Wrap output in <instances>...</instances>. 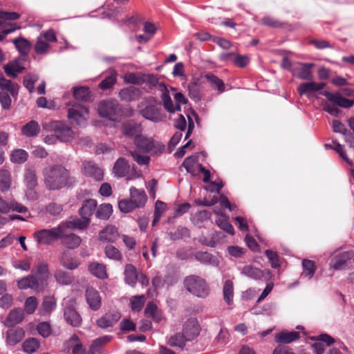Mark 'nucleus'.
Returning <instances> with one entry per match:
<instances>
[{
	"label": "nucleus",
	"mask_w": 354,
	"mask_h": 354,
	"mask_svg": "<svg viewBox=\"0 0 354 354\" xmlns=\"http://www.w3.org/2000/svg\"><path fill=\"white\" fill-rule=\"evenodd\" d=\"M86 300L89 308L94 311L98 310L102 306V297L100 292L93 287L86 290Z\"/></svg>",
	"instance_id": "f3484780"
},
{
	"label": "nucleus",
	"mask_w": 354,
	"mask_h": 354,
	"mask_svg": "<svg viewBox=\"0 0 354 354\" xmlns=\"http://www.w3.org/2000/svg\"><path fill=\"white\" fill-rule=\"evenodd\" d=\"M97 111L102 118L113 122L121 120V105L115 100L101 101L98 104Z\"/></svg>",
	"instance_id": "20e7f679"
},
{
	"label": "nucleus",
	"mask_w": 354,
	"mask_h": 354,
	"mask_svg": "<svg viewBox=\"0 0 354 354\" xmlns=\"http://www.w3.org/2000/svg\"><path fill=\"white\" fill-rule=\"evenodd\" d=\"M112 212V205L109 203H104L100 205L97 209L96 208L95 216L99 219L108 220Z\"/></svg>",
	"instance_id": "de8ad7c7"
},
{
	"label": "nucleus",
	"mask_w": 354,
	"mask_h": 354,
	"mask_svg": "<svg viewBox=\"0 0 354 354\" xmlns=\"http://www.w3.org/2000/svg\"><path fill=\"white\" fill-rule=\"evenodd\" d=\"M124 281L129 286L134 287L138 281L139 273L132 264H127L124 268Z\"/></svg>",
	"instance_id": "cd10ccee"
},
{
	"label": "nucleus",
	"mask_w": 354,
	"mask_h": 354,
	"mask_svg": "<svg viewBox=\"0 0 354 354\" xmlns=\"http://www.w3.org/2000/svg\"><path fill=\"white\" fill-rule=\"evenodd\" d=\"M143 84H146L150 88L157 87L160 91L166 90V85L162 82H159L157 76L153 74L144 73Z\"/></svg>",
	"instance_id": "a19ab883"
},
{
	"label": "nucleus",
	"mask_w": 354,
	"mask_h": 354,
	"mask_svg": "<svg viewBox=\"0 0 354 354\" xmlns=\"http://www.w3.org/2000/svg\"><path fill=\"white\" fill-rule=\"evenodd\" d=\"M91 223V218H75L71 221L66 222L65 223L61 224V225L64 226L65 228L68 230H84Z\"/></svg>",
	"instance_id": "e433bc0d"
},
{
	"label": "nucleus",
	"mask_w": 354,
	"mask_h": 354,
	"mask_svg": "<svg viewBox=\"0 0 354 354\" xmlns=\"http://www.w3.org/2000/svg\"><path fill=\"white\" fill-rule=\"evenodd\" d=\"M182 333L187 341L195 339L200 333V326L196 318L188 319L183 326Z\"/></svg>",
	"instance_id": "2eb2a0df"
},
{
	"label": "nucleus",
	"mask_w": 354,
	"mask_h": 354,
	"mask_svg": "<svg viewBox=\"0 0 354 354\" xmlns=\"http://www.w3.org/2000/svg\"><path fill=\"white\" fill-rule=\"evenodd\" d=\"M313 66V63H299L292 69V72L293 75L301 80H311L313 77L311 71Z\"/></svg>",
	"instance_id": "a211bd4d"
},
{
	"label": "nucleus",
	"mask_w": 354,
	"mask_h": 354,
	"mask_svg": "<svg viewBox=\"0 0 354 354\" xmlns=\"http://www.w3.org/2000/svg\"><path fill=\"white\" fill-rule=\"evenodd\" d=\"M145 103V107L140 111L143 118L153 122H161L165 118V115L162 113L155 97H147Z\"/></svg>",
	"instance_id": "39448f33"
},
{
	"label": "nucleus",
	"mask_w": 354,
	"mask_h": 354,
	"mask_svg": "<svg viewBox=\"0 0 354 354\" xmlns=\"http://www.w3.org/2000/svg\"><path fill=\"white\" fill-rule=\"evenodd\" d=\"M12 42L21 55L27 56L28 55L31 48V44L28 39L20 37L14 39Z\"/></svg>",
	"instance_id": "58836bf2"
},
{
	"label": "nucleus",
	"mask_w": 354,
	"mask_h": 354,
	"mask_svg": "<svg viewBox=\"0 0 354 354\" xmlns=\"http://www.w3.org/2000/svg\"><path fill=\"white\" fill-rule=\"evenodd\" d=\"M320 94L325 96L329 102L342 108H350L354 104V100H348L339 93H330L326 91H322Z\"/></svg>",
	"instance_id": "dca6fc26"
},
{
	"label": "nucleus",
	"mask_w": 354,
	"mask_h": 354,
	"mask_svg": "<svg viewBox=\"0 0 354 354\" xmlns=\"http://www.w3.org/2000/svg\"><path fill=\"white\" fill-rule=\"evenodd\" d=\"M56 306L57 301L53 296L44 297L40 309L41 314L44 315L50 313L55 309Z\"/></svg>",
	"instance_id": "c03bdc74"
},
{
	"label": "nucleus",
	"mask_w": 354,
	"mask_h": 354,
	"mask_svg": "<svg viewBox=\"0 0 354 354\" xmlns=\"http://www.w3.org/2000/svg\"><path fill=\"white\" fill-rule=\"evenodd\" d=\"M59 262L63 267L69 270H74L79 266V263L77 260L68 257L65 252L60 257Z\"/></svg>",
	"instance_id": "4d7b16f0"
},
{
	"label": "nucleus",
	"mask_w": 354,
	"mask_h": 354,
	"mask_svg": "<svg viewBox=\"0 0 354 354\" xmlns=\"http://www.w3.org/2000/svg\"><path fill=\"white\" fill-rule=\"evenodd\" d=\"M186 341L187 340L185 339L184 334L182 333L181 334L177 333L171 337L168 343L171 346L183 348L185 345Z\"/></svg>",
	"instance_id": "0e129e2a"
},
{
	"label": "nucleus",
	"mask_w": 354,
	"mask_h": 354,
	"mask_svg": "<svg viewBox=\"0 0 354 354\" xmlns=\"http://www.w3.org/2000/svg\"><path fill=\"white\" fill-rule=\"evenodd\" d=\"M119 237L118 229L113 225H107L99 233V239L102 241L115 242Z\"/></svg>",
	"instance_id": "4be33fe9"
},
{
	"label": "nucleus",
	"mask_w": 354,
	"mask_h": 354,
	"mask_svg": "<svg viewBox=\"0 0 354 354\" xmlns=\"http://www.w3.org/2000/svg\"><path fill=\"white\" fill-rule=\"evenodd\" d=\"M19 86L11 80L0 77V103L3 109L8 110L11 106L10 95L16 99L18 96Z\"/></svg>",
	"instance_id": "7ed1b4c3"
},
{
	"label": "nucleus",
	"mask_w": 354,
	"mask_h": 354,
	"mask_svg": "<svg viewBox=\"0 0 354 354\" xmlns=\"http://www.w3.org/2000/svg\"><path fill=\"white\" fill-rule=\"evenodd\" d=\"M42 174L45 186L49 190H59L65 187H71L75 183L70 171L61 165L46 167Z\"/></svg>",
	"instance_id": "f257e3e1"
},
{
	"label": "nucleus",
	"mask_w": 354,
	"mask_h": 354,
	"mask_svg": "<svg viewBox=\"0 0 354 354\" xmlns=\"http://www.w3.org/2000/svg\"><path fill=\"white\" fill-rule=\"evenodd\" d=\"M122 133L124 136L128 137L142 136L140 133L142 131L141 125L134 120H128L123 123L122 127Z\"/></svg>",
	"instance_id": "412c9836"
},
{
	"label": "nucleus",
	"mask_w": 354,
	"mask_h": 354,
	"mask_svg": "<svg viewBox=\"0 0 354 354\" xmlns=\"http://www.w3.org/2000/svg\"><path fill=\"white\" fill-rule=\"evenodd\" d=\"M81 169L82 174L87 177L92 178L97 181L103 180L104 172L102 169L92 160L82 161Z\"/></svg>",
	"instance_id": "f8f14e48"
},
{
	"label": "nucleus",
	"mask_w": 354,
	"mask_h": 354,
	"mask_svg": "<svg viewBox=\"0 0 354 354\" xmlns=\"http://www.w3.org/2000/svg\"><path fill=\"white\" fill-rule=\"evenodd\" d=\"M44 128L47 131H52L59 138V140L68 142L72 140L74 132L72 129L61 121H51L44 124Z\"/></svg>",
	"instance_id": "0eeeda50"
},
{
	"label": "nucleus",
	"mask_w": 354,
	"mask_h": 354,
	"mask_svg": "<svg viewBox=\"0 0 354 354\" xmlns=\"http://www.w3.org/2000/svg\"><path fill=\"white\" fill-rule=\"evenodd\" d=\"M118 95L121 100L129 102L139 100L142 95V91L138 88L129 86L121 89Z\"/></svg>",
	"instance_id": "6ab92c4d"
},
{
	"label": "nucleus",
	"mask_w": 354,
	"mask_h": 354,
	"mask_svg": "<svg viewBox=\"0 0 354 354\" xmlns=\"http://www.w3.org/2000/svg\"><path fill=\"white\" fill-rule=\"evenodd\" d=\"M62 234L60 225L51 229H43L35 231L33 237L39 245H50L59 239Z\"/></svg>",
	"instance_id": "6e6552de"
},
{
	"label": "nucleus",
	"mask_w": 354,
	"mask_h": 354,
	"mask_svg": "<svg viewBox=\"0 0 354 354\" xmlns=\"http://www.w3.org/2000/svg\"><path fill=\"white\" fill-rule=\"evenodd\" d=\"M223 299L225 301L231 305L233 303L234 285L231 280H226L223 288Z\"/></svg>",
	"instance_id": "09e8293b"
},
{
	"label": "nucleus",
	"mask_w": 354,
	"mask_h": 354,
	"mask_svg": "<svg viewBox=\"0 0 354 354\" xmlns=\"http://www.w3.org/2000/svg\"><path fill=\"white\" fill-rule=\"evenodd\" d=\"M24 318V310L21 308H15L8 313L7 317L3 322V324L6 327H12L21 323Z\"/></svg>",
	"instance_id": "aec40b11"
},
{
	"label": "nucleus",
	"mask_w": 354,
	"mask_h": 354,
	"mask_svg": "<svg viewBox=\"0 0 354 354\" xmlns=\"http://www.w3.org/2000/svg\"><path fill=\"white\" fill-rule=\"evenodd\" d=\"M3 69L8 76L17 77L24 70V67L19 60H15L4 65Z\"/></svg>",
	"instance_id": "473e14b6"
},
{
	"label": "nucleus",
	"mask_w": 354,
	"mask_h": 354,
	"mask_svg": "<svg viewBox=\"0 0 354 354\" xmlns=\"http://www.w3.org/2000/svg\"><path fill=\"white\" fill-rule=\"evenodd\" d=\"M28 158V152L22 149H16L12 151L10 161L16 164L25 162Z\"/></svg>",
	"instance_id": "8fccbe9b"
},
{
	"label": "nucleus",
	"mask_w": 354,
	"mask_h": 354,
	"mask_svg": "<svg viewBox=\"0 0 354 354\" xmlns=\"http://www.w3.org/2000/svg\"><path fill=\"white\" fill-rule=\"evenodd\" d=\"M161 91L162 92L161 99L165 109L169 113H174L176 111V105L173 104L167 88H166V90Z\"/></svg>",
	"instance_id": "bf43d9fd"
},
{
	"label": "nucleus",
	"mask_w": 354,
	"mask_h": 354,
	"mask_svg": "<svg viewBox=\"0 0 354 354\" xmlns=\"http://www.w3.org/2000/svg\"><path fill=\"white\" fill-rule=\"evenodd\" d=\"M216 223L225 232L231 235L234 234L233 226L228 222V218L223 214H221L220 216L216 219Z\"/></svg>",
	"instance_id": "603ef678"
},
{
	"label": "nucleus",
	"mask_w": 354,
	"mask_h": 354,
	"mask_svg": "<svg viewBox=\"0 0 354 354\" xmlns=\"http://www.w3.org/2000/svg\"><path fill=\"white\" fill-rule=\"evenodd\" d=\"M145 314L146 317L151 319L156 323L160 322L163 318L162 310L153 301H150L147 304Z\"/></svg>",
	"instance_id": "a878e982"
},
{
	"label": "nucleus",
	"mask_w": 354,
	"mask_h": 354,
	"mask_svg": "<svg viewBox=\"0 0 354 354\" xmlns=\"http://www.w3.org/2000/svg\"><path fill=\"white\" fill-rule=\"evenodd\" d=\"M326 86L324 82L316 83L315 82H308L301 83L297 88L300 95L314 93L322 90Z\"/></svg>",
	"instance_id": "b1692460"
},
{
	"label": "nucleus",
	"mask_w": 354,
	"mask_h": 354,
	"mask_svg": "<svg viewBox=\"0 0 354 354\" xmlns=\"http://www.w3.org/2000/svg\"><path fill=\"white\" fill-rule=\"evenodd\" d=\"M24 183L27 187L26 195L28 199L35 200L37 198V194L34 191L35 187L37 185V178L36 176V170L34 167H28L24 172Z\"/></svg>",
	"instance_id": "9b49d317"
},
{
	"label": "nucleus",
	"mask_w": 354,
	"mask_h": 354,
	"mask_svg": "<svg viewBox=\"0 0 354 354\" xmlns=\"http://www.w3.org/2000/svg\"><path fill=\"white\" fill-rule=\"evenodd\" d=\"M54 277L57 283L61 285H69L73 280V276L69 272L62 270H57Z\"/></svg>",
	"instance_id": "3c124183"
},
{
	"label": "nucleus",
	"mask_w": 354,
	"mask_h": 354,
	"mask_svg": "<svg viewBox=\"0 0 354 354\" xmlns=\"http://www.w3.org/2000/svg\"><path fill=\"white\" fill-rule=\"evenodd\" d=\"M134 144L140 151L150 153L151 155L162 154L165 149V146L162 142L143 136H136Z\"/></svg>",
	"instance_id": "423d86ee"
},
{
	"label": "nucleus",
	"mask_w": 354,
	"mask_h": 354,
	"mask_svg": "<svg viewBox=\"0 0 354 354\" xmlns=\"http://www.w3.org/2000/svg\"><path fill=\"white\" fill-rule=\"evenodd\" d=\"M25 332L21 328H13L7 331L6 340L8 344L14 346L24 338Z\"/></svg>",
	"instance_id": "c85d7f7f"
},
{
	"label": "nucleus",
	"mask_w": 354,
	"mask_h": 354,
	"mask_svg": "<svg viewBox=\"0 0 354 354\" xmlns=\"http://www.w3.org/2000/svg\"><path fill=\"white\" fill-rule=\"evenodd\" d=\"M195 259L201 263L217 266L219 264L218 259L210 253L207 252H197Z\"/></svg>",
	"instance_id": "72a5a7b5"
},
{
	"label": "nucleus",
	"mask_w": 354,
	"mask_h": 354,
	"mask_svg": "<svg viewBox=\"0 0 354 354\" xmlns=\"http://www.w3.org/2000/svg\"><path fill=\"white\" fill-rule=\"evenodd\" d=\"M352 258L351 252L346 251L337 254L332 260V266L336 270H344L346 266V263Z\"/></svg>",
	"instance_id": "bb28decb"
},
{
	"label": "nucleus",
	"mask_w": 354,
	"mask_h": 354,
	"mask_svg": "<svg viewBox=\"0 0 354 354\" xmlns=\"http://www.w3.org/2000/svg\"><path fill=\"white\" fill-rule=\"evenodd\" d=\"M264 253L272 268L277 269L281 267L279 257L276 252L266 250Z\"/></svg>",
	"instance_id": "69168bd1"
},
{
	"label": "nucleus",
	"mask_w": 354,
	"mask_h": 354,
	"mask_svg": "<svg viewBox=\"0 0 354 354\" xmlns=\"http://www.w3.org/2000/svg\"><path fill=\"white\" fill-rule=\"evenodd\" d=\"M40 131V126L35 120H31L21 127L22 134L27 138L37 136L39 134Z\"/></svg>",
	"instance_id": "7c9ffc66"
},
{
	"label": "nucleus",
	"mask_w": 354,
	"mask_h": 354,
	"mask_svg": "<svg viewBox=\"0 0 354 354\" xmlns=\"http://www.w3.org/2000/svg\"><path fill=\"white\" fill-rule=\"evenodd\" d=\"M73 97L78 100L88 102L91 98V91L87 86L73 87Z\"/></svg>",
	"instance_id": "a18cd8bd"
},
{
	"label": "nucleus",
	"mask_w": 354,
	"mask_h": 354,
	"mask_svg": "<svg viewBox=\"0 0 354 354\" xmlns=\"http://www.w3.org/2000/svg\"><path fill=\"white\" fill-rule=\"evenodd\" d=\"M111 337L108 335L98 337L93 342L90 348H91L92 351H95L97 353H100L101 347L107 342H109L111 340Z\"/></svg>",
	"instance_id": "774afa93"
},
{
	"label": "nucleus",
	"mask_w": 354,
	"mask_h": 354,
	"mask_svg": "<svg viewBox=\"0 0 354 354\" xmlns=\"http://www.w3.org/2000/svg\"><path fill=\"white\" fill-rule=\"evenodd\" d=\"M117 73L111 71L110 73L99 84V88L102 90L111 88L117 81Z\"/></svg>",
	"instance_id": "864d4df0"
},
{
	"label": "nucleus",
	"mask_w": 354,
	"mask_h": 354,
	"mask_svg": "<svg viewBox=\"0 0 354 354\" xmlns=\"http://www.w3.org/2000/svg\"><path fill=\"white\" fill-rule=\"evenodd\" d=\"M97 201L94 199H88L84 201L81 208L79 210L82 218H90L97 208Z\"/></svg>",
	"instance_id": "2f4dec72"
},
{
	"label": "nucleus",
	"mask_w": 354,
	"mask_h": 354,
	"mask_svg": "<svg viewBox=\"0 0 354 354\" xmlns=\"http://www.w3.org/2000/svg\"><path fill=\"white\" fill-rule=\"evenodd\" d=\"M189 96L195 102L201 99V86L198 79H194L187 86Z\"/></svg>",
	"instance_id": "f704fd0d"
},
{
	"label": "nucleus",
	"mask_w": 354,
	"mask_h": 354,
	"mask_svg": "<svg viewBox=\"0 0 354 354\" xmlns=\"http://www.w3.org/2000/svg\"><path fill=\"white\" fill-rule=\"evenodd\" d=\"M241 273L251 279L258 280L263 277V271L252 266H245L241 269Z\"/></svg>",
	"instance_id": "37998d69"
},
{
	"label": "nucleus",
	"mask_w": 354,
	"mask_h": 354,
	"mask_svg": "<svg viewBox=\"0 0 354 354\" xmlns=\"http://www.w3.org/2000/svg\"><path fill=\"white\" fill-rule=\"evenodd\" d=\"M303 272L301 274V277L310 279L315 272V262L309 259H304L302 261Z\"/></svg>",
	"instance_id": "49530a36"
},
{
	"label": "nucleus",
	"mask_w": 354,
	"mask_h": 354,
	"mask_svg": "<svg viewBox=\"0 0 354 354\" xmlns=\"http://www.w3.org/2000/svg\"><path fill=\"white\" fill-rule=\"evenodd\" d=\"M300 335L298 332H281L276 335L275 341L281 344H290L299 338Z\"/></svg>",
	"instance_id": "4c0bfd02"
},
{
	"label": "nucleus",
	"mask_w": 354,
	"mask_h": 354,
	"mask_svg": "<svg viewBox=\"0 0 354 354\" xmlns=\"http://www.w3.org/2000/svg\"><path fill=\"white\" fill-rule=\"evenodd\" d=\"M37 306V299L34 296L29 297L25 301L24 310L26 312L27 314H32L35 311Z\"/></svg>",
	"instance_id": "338daca9"
},
{
	"label": "nucleus",
	"mask_w": 354,
	"mask_h": 354,
	"mask_svg": "<svg viewBox=\"0 0 354 354\" xmlns=\"http://www.w3.org/2000/svg\"><path fill=\"white\" fill-rule=\"evenodd\" d=\"M205 79L210 84L211 87L214 90H217L218 93H221L225 91V86L222 80L214 75L212 73H207L205 75Z\"/></svg>",
	"instance_id": "79ce46f5"
},
{
	"label": "nucleus",
	"mask_w": 354,
	"mask_h": 354,
	"mask_svg": "<svg viewBox=\"0 0 354 354\" xmlns=\"http://www.w3.org/2000/svg\"><path fill=\"white\" fill-rule=\"evenodd\" d=\"M36 274L38 277H42L45 279V287L47 286V279L48 277L49 270L48 265L46 261H39L36 266Z\"/></svg>",
	"instance_id": "e2e57ef3"
},
{
	"label": "nucleus",
	"mask_w": 354,
	"mask_h": 354,
	"mask_svg": "<svg viewBox=\"0 0 354 354\" xmlns=\"http://www.w3.org/2000/svg\"><path fill=\"white\" fill-rule=\"evenodd\" d=\"M183 285L187 292L199 298H206L210 292L207 281L198 275H189L184 279Z\"/></svg>",
	"instance_id": "f03ea898"
},
{
	"label": "nucleus",
	"mask_w": 354,
	"mask_h": 354,
	"mask_svg": "<svg viewBox=\"0 0 354 354\" xmlns=\"http://www.w3.org/2000/svg\"><path fill=\"white\" fill-rule=\"evenodd\" d=\"M130 198L137 208L143 207L147 200L145 191L134 187L130 188Z\"/></svg>",
	"instance_id": "393cba45"
},
{
	"label": "nucleus",
	"mask_w": 354,
	"mask_h": 354,
	"mask_svg": "<svg viewBox=\"0 0 354 354\" xmlns=\"http://www.w3.org/2000/svg\"><path fill=\"white\" fill-rule=\"evenodd\" d=\"M88 270L93 275L98 279H104L108 277L106 266L102 263H91L88 266Z\"/></svg>",
	"instance_id": "c9c22d12"
},
{
	"label": "nucleus",
	"mask_w": 354,
	"mask_h": 354,
	"mask_svg": "<svg viewBox=\"0 0 354 354\" xmlns=\"http://www.w3.org/2000/svg\"><path fill=\"white\" fill-rule=\"evenodd\" d=\"M60 227L62 234L59 239H61L62 243L70 249L77 248L81 243V238L75 234L68 232V229L65 228L64 226L60 225Z\"/></svg>",
	"instance_id": "4468645a"
},
{
	"label": "nucleus",
	"mask_w": 354,
	"mask_h": 354,
	"mask_svg": "<svg viewBox=\"0 0 354 354\" xmlns=\"http://www.w3.org/2000/svg\"><path fill=\"white\" fill-rule=\"evenodd\" d=\"M39 347V342L35 338H29L23 343V350L27 353H33Z\"/></svg>",
	"instance_id": "052dcab7"
},
{
	"label": "nucleus",
	"mask_w": 354,
	"mask_h": 354,
	"mask_svg": "<svg viewBox=\"0 0 354 354\" xmlns=\"http://www.w3.org/2000/svg\"><path fill=\"white\" fill-rule=\"evenodd\" d=\"M39 80V75L35 73H28L24 78V86L30 93H32L35 90V83Z\"/></svg>",
	"instance_id": "680f3d73"
},
{
	"label": "nucleus",
	"mask_w": 354,
	"mask_h": 354,
	"mask_svg": "<svg viewBox=\"0 0 354 354\" xmlns=\"http://www.w3.org/2000/svg\"><path fill=\"white\" fill-rule=\"evenodd\" d=\"M64 317L67 324L73 327H79L82 324V317L75 309L72 301L66 304L64 308Z\"/></svg>",
	"instance_id": "ddd939ff"
},
{
	"label": "nucleus",
	"mask_w": 354,
	"mask_h": 354,
	"mask_svg": "<svg viewBox=\"0 0 354 354\" xmlns=\"http://www.w3.org/2000/svg\"><path fill=\"white\" fill-rule=\"evenodd\" d=\"M104 253L107 258L113 261H121L122 259V253L112 245H108L105 247Z\"/></svg>",
	"instance_id": "6e6d98bb"
},
{
	"label": "nucleus",
	"mask_w": 354,
	"mask_h": 354,
	"mask_svg": "<svg viewBox=\"0 0 354 354\" xmlns=\"http://www.w3.org/2000/svg\"><path fill=\"white\" fill-rule=\"evenodd\" d=\"M12 180L10 171L6 169H0V190L2 192L8 191L11 187Z\"/></svg>",
	"instance_id": "ea45409f"
},
{
	"label": "nucleus",
	"mask_w": 354,
	"mask_h": 354,
	"mask_svg": "<svg viewBox=\"0 0 354 354\" xmlns=\"http://www.w3.org/2000/svg\"><path fill=\"white\" fill-rule=\"evenodd\" d=\"M143 75L144 73H129L124 75V81L127 84L135 85L143 84Z\"/></svg>",
	"instance_id": "5fc2aeb1"
},
{
	"label": "nucleus",
	"mask_w": 354,
	"mask_h": 354,
	"mask_svg": "<svg viewBox=\"0 0 354 354\" xmlns=\"http://www.w3.org/2000/svg\"><path fill=\"white\" fill-rule=\"evenodd\" d=\"M146 301L144 295L133 296L130 299V305L132 310L139 312L142 310Z\"/></svg>",
	"instance_id": "13d9d810"
},
{
	"label": "nucleus",
	"mask_w": 354,
	"mask_h": 354,
	"mask_svg": "<svg viewBox=\"0 0 354 354\" xmlns=\"http://www.w3.org/2000/svg\"><path fill=\"white\" fill-rule=\"evenodd\" d=\"M120 319V314L118 312L108 313L97 320V325L102 328H107L114 326Z\"/></svg>",
	"instance_id": "5701e85b"
},
{
	"label": "nucleus",
	"mask_w": 354,
	"mask_h": 354,
	"mask_svg": "<svg viewBox=\"0 0 354 354\" xmlns=\"http://www.w3.org/2000/svg\"><path fill=\"white\" fill-rule=\"evenodd\" d=\"M88 109L80 104H75L68 109V118L72 124L80 127L85 126L86 115H88Z\"/></svg>",
	"instance_id": "1a4fd4ad"
},
{
	"label": "nucleus",
	"mask_w": 354,
	"mask_h": 354,
	"mask_svg": "<svg viewBox=\"0 0 354 354\" xmlns=\"http://www.w3.org/2000/svg\"><path fill=\"white\" fill-rule=\"evenodd\" d=\"M17 286L21 290L30 288L34 290H41L45 288V279L34 274L24 277L17 281Z\"/></svg>",
	"instance_id": "9d476101"
},
{
	"label": "nucleus",
	"mask_w": 354,
	"mask_h": 354,
	"mask_svg": "<svg viewBox=\"0 0 354 354\" xmlns=\"http://www.w3.org/2000/svg\"><path fill=\"white\" fill-rule=\"evenodd\" d=\"M130 165L124 158H118L113 166V173L115 176L122 178L125 176L129 171Z\"/></svg>",
	"instance_id": "c756f323"
}]
</instances>
